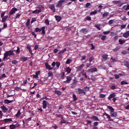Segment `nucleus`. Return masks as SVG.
Returning <instances> with one entry per match:
<instances>
[{
    "instance_id": "18",
    "label": "nucleus",
    "mask_w": 129,
    "mask_h": 129,
    "mask_svg": "<svg viewBox=\"0 0 129 129\" xmlns=\"http://www.w3.org/2000/svg\"><path fill=\"white\" fill-rule=\"evenodd\" d=\"M115 96H116L115 93L111 94L109 96V97H108V99L109 100H110V99H111V98H114Z\"/></svg>"
},
{
    "instance_id": "52",
    "label": "nucleus",
    "mask_w": 129,
    "mask_h": 129,
    "mask_svg": "<svg viewBox=\"0 0 129 129\" xmlns=\"http://www.w3.org/2000/svg\"><path fill=\"white\" fill-rule=\"evenodd\" d=\"M112 60V63H114V62H116V59H115V58H113V57H111L110 59V60Z\"/></svg>"
},
{
    "instance_id": "47",
    "label": "nucleus",
    "mask_w": 129,
    "mask_h": 129,
    "mask_svg": "<svg viewBox=\"0 0 129 129\" xmlns=\"http://www.w3.org/2000/svg\"><path fill=\"white\" fill-rule=\"evenodd\" d=\"M110 33V31H104L103 34L104 35H108Z\"/></svg>"
},
{
    "instance_id": "10",
    "label": "nucleus",
    "mask_w": 129,
    "mask_h": 129,
    "mask_svg": "<svg viewBox=\"0 0 129 129\" xmlns=\"http://www.w3.org/2000/svg\"><path fill=\"white\" fill-rule=\"evenodd\" d=\"M8 19H9V16L8 15H6V16L2 17V22L6 23V22H7V20H8Z\"/></svg>"
},
{
    "instance_id": "37",
    "label": "nucleus",
    "mask_w": 129,
    "mask_h": 129,
    "mask_svg": "<svg viewBox=\"0 0 129 129\" xmlns=\"http://www.w3.org/2000/svg\"><path fill=\"white\" fill-rule=\"evenodd\" d=\"M48 77H53V73L52 72H49L47 73Z\"/></svg>"
},
{
    "instance_id": "14",
    "label": "nucleus",
    "mask_w": 129,
    "mask_h": 129,
    "mask_svg": "<svg viewBox=\"0 0 129 129\" xmlns=\"http://www.w3.org/2000/svg\"><path fill=\"white\" fill-rule=\"evenodd\" d=\"M49 9H50V10H52V11H53V13L56 12V9H55V5H54L53 4L51 5L49 7Z\"/></svg>"
},
{
    "instance_id": "64",
    "label": "nucleus",
    "mask_w": 129,
    "mask_h": 129,
    "mask_svg": "<svg viewBox=\"0 0 129 129\" xmlns=\"http://www.w3.org/2000/svg\"><path fill=\"white\" fill-rule=\"evenodd\" d=\"M111 89H116L117 88V87L116 86H112L111 87Z\"/></svg>"
},
{
    "instance_id": "61",
    "label": "nucleus",
    "mask_w": 129,
    "mask_h": 129,
    "mask_svg": "<svg viewBox=\"0 0 129 129\" xmlns=\"http://www.w3.org/2000/svg\"><path fill=\"white\" fill-rule=\"evenodd\" d=\"M100 97L101 98H104V97H105V94H101L100 95Z\"/></svg>"
},
{
    "instance_id": "41",
    "label": "nucleus",
    "mask_w": 129,
    "mask_h": 129,
    "mask_svg": "<svg viewBox=\"0 0 129 129\" xmlns=\"http://www.w3.org/2000/svg\"><path fill=\"white\" fill-rule=\"evenodd\" d=\"M114 23V20H110L108 22V24L109 25H112V24H113Z\"/></svg>"
},
{
    "instance_id": "19",
    "label": "nucleus",
    "mask_w": 129,
    "mask_h": 129,
    "mask_svg": "<svg viewBox=\"0 0 129 129\" xmlns=\"http://www.w3.org/2000/svg\"><path fill=\"white\" fill-rule=\"evenodd\" d=\"M91 119H92L93 120L99 121V119H98V117H96V116H93L91 117Z\"/></svg>"
},
{
    "instance_id": "9",
    "label": "nucleus",
    "mask_w": 129,
    "mask_h": 129,
    "mask_svg": "<svg viewBox=\"0 0 129 129\" xmlns=\"http://www.w3.org/2000/svg\"><path fill=\"white\" fill-rule=\"evenodd\" d=\"M71 80H72V78H71V77H67V80L64 82V83H70Z\"/></svg>"
},
{
    "instance_id": "63",
    "label": "nucleus",
    "mask_w": 129,
    "mask_h": 129,
    "mask_svg": "<svg viewBox=\"0 0 129 129\" xmlns=\"http://www.w3.org/2000/svg\"><path fill=\"white\" fill-rule=\"evenodd\" d=\"M55 65H56V67H57V68L60 67V62H56L55 63Z\"/></svg>"
},
{
    "instance_id": "57",
    "label": "nucleus",
    "mask_w": 129,
    "mask_h": 129,
    "mask_svg": "<svg viewBox=\"0 0 129 129\" xmlns=\"http://www.w3.org/2000/svg\"><path fill=\"white\" fill-rule=\"evenodd\" d=\"M86 20H87V21H91V17L90 16H87L86 18Z\"/></svg>"
},
{
    "instance_id": "30",
    "label": "nucleus",
    "mask_w": 129,
    "mask_h": 129,
    "mask_svg": "<svg viewBox=\"0 0 129 129\" xmlns=\"http://www.w3.org/2000/svg\"><path fill=\"white\" fill-rule=\"evenodd\" d=\"M30 22H31V20H30V19H28L26 23V27H29V26H30Z\"/></svg>"
},
{
    "instance_id": "39",
    "label": "nucleus",
    "mask_w": 129,
    "mask_h": 129,
    "mask_svg": "<svg viewBox=\"0 0 129 129\" xmlns=\"http://www.w3.org/2000/svg\"><path fill=\"white\" fill-rule=\"evenodd\" d=\"M10 129H14L16 128V125L15 124H11L10 125Z\"/></svg>"
},
{
    "instance_id": "7",
    "label": "nucleus",
    "mask_w": 129,
    "mask_h": 129,
    "mask_svg": "<svg viewBox=\"0 0 129 129\" xmlns=\"http://www.w3.org/2000/svg\"><path fill=\"white\" fill-rule=\"evenodd\" d=\"M88 72L89 73H93L94 72H97V69L96 68H93L88 70Z\"/></svg>"
},
{
    "instance_id": "13",
    "label": "nucleus",
    "mask_w": 129,
    "mask_h": 129,
    "mask_svg": "<svg viewBox=\"0 0 129 129\" xmlns=\"http://www.w3.org/2000/svg\"><path fill=\"white\" fill-rule=\"evenodd\" d=\"M45 66L48 70H52L53 69V68L51 67V66H50L48 63H45Z\"/></svg>"
},
{
    "instance_id": "20",
    "label": "nucleus",
    "mask_w": 129,
    "mask_h": 129,
    "mask_svg": "<svg viewBox=\"0 0 129 129\" xmlns=\"http://www.w3.org/2000/svg\"><path fill=\"white\" fill-rule=\"evenodd\" d=\"M102 58H103V59H104V60L106 61V60H107V59H108V55H107L106 54H104L102 55Z\"/></svg>"
},
{
    "instance_id": "3",
    "label": "nucleus",
    "mask_w": 129,
    "mask_h": 129,
    "mask_svg": "<svg viewBox=\"0 0 129 129\" xmlns=\"http://www.w3.org/2000/svg\"><path fill=\"white\" fill-rule=\"evenodd\" d=\"M65 2V0H60L57 2V4L56 5V6L57 8H61L63 3Z\"/></svg>"
},
{
    "instance_id": "1",
    "label": "nucleus",
    "mask_w": 129,
    "mask_h": 129,
    "mask_svg": "<svg viewBox=\"0 0 129 129\" xmlns=\"http://www.w3.org/2000/svg\"><path fill=\"white\" fill-rule=\"evenodd\" d=\"M16 50H9L7 51L5 54H4V57L3 58V60H6L9 57V56H13L15 55V53L14 52H15Z\"/></svg>"
},
{
    "instance_id": "31",
    "label": "nucleus",
    "mask_w": 129,
    "mask_h": 129,
    "mask_svg": "<svg viewBox=\"0 0 129 129\" xmlns=\"http://www.w3.org/2000/svg\"><path fill=\"white\" fill-rule=\"evenodd\" d=\"M108 109H109L110 112H113L114 111V109L110 106H108Z\"/></svg>"
},
{
    "instance_id": "17",
    "label": "nucleus",
    "mask_w": 129,
    "mask_h": 129,
    "mask_svg": "<svg viewBox=\"0 0 129 129\" xmlns=\"http://www.w3.org/2000/svg\"><path fill=\"white\" fill-rule=\"evenodd\" d=\"M110 114L111 117H116V116H117V113H116V112H110Z\"/></svg>"
},
{
    "instance_id": "26",
    "label": "nucleus",
    "mask_w": 129,
    "mask_h": 129,
    "mask_svg": "<svg viewBox=\"0 0 129 129\" xmlns=\"http://www.w3.org/2000/svg\"><path fill=\"white\" fill-rule=\"evenodd\" d=\"M72 71V69H70V68L68 67L66 70V72H67L68 74L70 73Z\"/></svg>"
},
{
    "instance_id": "62",
    "label": "nucleus",
    "mask_w": 129,
    "mask_h": 129,
    "mask_svg": "<svg viewBox=\"0 0 129 129\" xmlns=\"http://www.w3.org/2000/svg\"><path fill=\"white\" fill-rule=\"evenodd\" d=\"M60 123L61 124L62 123H66V120L62 119V120L60 121Z\"/></svg>"
},
{
    "instance_id": "50",
    "label": "nucleus",
    "mask_w": 129,
    "mask_h": 129,
    "mask_svg": "<svg viewBox=\"0 0 129 129\" xmlns=\"http://www.w3.org/2000/svg\"><path fill=\"white\" fill-rule=\"evenodd\" d=\"M84 91L85 92H87V91H89V87H88L87 86H86V87H85L84 88Z\"/></svg>"
},
{
    "instance_id": "38",
    "label": "nucleus",
    "mask_w": 129,
    "mask_h": 129,
    "mask_svg": "<svg viewBox=\"0 0 129 129\" xmlns=\"http://www.w3.org/2000/svg\"><path fill=\"white\" fill-rule=\"evenodd\" d=\"M73 98L74 101H76V100H77V98L76 95L75 94H74L73 95Z\"/></svg>"
},
{
    "instance_id": "59",
    "label": "nucleus",
    "mask_w": 129,
    "mask_h": 129,
    "mask_svg": "<svg viewBox=\"0 0 129 129\" xmlns=\"http://www.w3.org/2000/svg\"><path fill=\"white\" fill-rule=\"evenodd\" d=\"M114 77L115 79H118L119 78V76L118 74H115Z\"/></svg>"
},
{
    "instance_id": "32",
    "label": "nucleus",
    "mask_w": 129,
    "mask_h": 129,
    "mask_svg": "<svg viewBox=\"0 0 129 129\" xmlns=\"http://www.w3.org/2000/svg\"><path fill=\"white\" fill-rule=\"evenodd\" d=\"M39 74H40V71H37V72L36 73V75H33V77H34V78H38V76H39Z\"/></svg>"
},
{
    "instance_id": "22",
    "label": "nucleus",
    "mask_w": 129,
    "mask_h": 129,
    "mask_svg": "<svg viewBox=\"0 0 129 129\" xmlns=\"http://www.w3.org/2000/svg\"><path fill=\"white\" fill-rule=\"evenodd\" d=\"M42 12V10L41 9L39 10H35V11H33L32 12V14H38V13H41Z\"/></svg>"
},
{
    "instance_id": "53",
    "label": "nucleus",
    "mask_w": 129,
    "mask_h": 129,
    "mask_svg": "<svg viewBox=\"0 0 129 129\" xmlns=\"http://www.w3.org/2000/svg\"><path fill=\"white\" fill-rule=\"evenodd\" d=\"M57 117L61 118V119H63V118H64L63 115L61 114L57 115Z\"/></svg>"
},
{
    "instance_id": "8",
    "label": "nucleus",
    "mask_w": 129,
    "mask_h": 129,
    "mask_svg": "<svg viewBox=\"0 0 129 129\" xmlns=\"http://www.w3.org/2000/svg\"><path fill=\"white\" fill-rule=\"evenodd\" d=\"M85 65L84 64H82L80 66H78L77 67V72H79L80 71H81V69H82Z\"/></svg>"
},
{
    "instance_id": "12",
    "label": "nucleus",
    "mask_w": 129,
    "mask_h": 129,
    "mask_svg": "<svg viewBox=\"0 0 129 129\" xmlns=\"http://www.w3.org/2000/svg\"><path fill=\"white\" fill-rule=\"evenodd\" d=\"M2 121H4L5 123H8L10 121H13V119L12 118H6L4 120H2Z\"/></svg>"
},
{
    "instance_id": "4",
    "label": "nucleus",
    "mask_w": 129,
    "mask_h": 129,
    "mask_svg": "<svg viewBox=\"0 0 129 129\" xmlns=\"http://www.w3.org/2000/svg\"><path fill=\"white\" fill-rule=\"evenodd\" d=\"M45 29H46V28L43 26L41 28H39V30H38L39 33H41V34L42 35H45V34H46V32L45 31Z\"/></svg>"
},
{
    "instance_id": "6",
    "label": "nucleus",
    "mask_w": 129,
    "mask_h": 129,
    "mask_svg": "<svg viewBox=\"0 0 129 129\" xmlns=\"http://www.w3.org/2000/svg\"><path fill=\"white\" fill-rule=\"evenodd\" d=\"M47 104H49V103L46 100H43L42 102V105L43 109L47 108Z\"/></svg>"
},
{
    "instance_id": "43",
    "label": "nucleus",
    "mask_w": 129,
    "mask_h": 129,
    "mask_svg": "<svg viewBox=\"0 0 129 129\" xmlns=\"http://www.w3.org/2000/svg\"><path fill=\"white\" fill-rule=\"evenodd\" d=\"M124 65L125 66H126V67H127V68L129 70V63L127 61H126L124 62Z\"/></svg>"
},
{
    "instance_id": "11",
    "label": "nucleus",
    "mask_w": 129,
    "mask_h": 129,
    "mask_svg": "<svg viewBox=\"0 0 129 129\" xmlns=\"http://www.w3.org/2000/svg\"><path fill=\"white\" fill-rule=\"evenodd\" d=\"M1 109H2L3 112H7L9 110V108L6 107L5 105L1 107Z\"/></svg>"
},
{
    "instance_id": "23",
    "label": "nucleus",
    "mask_w": 129,
    "mask_h": 129,
    "mask_svg": "<svg viewBox=\"0 0 129 129\" xmlns=\"http://www.w3.org/2000/svg\"><path fill=\"white\" fill-rule=\"evenodd\" d=\"M118 42L120 45H122V44H124V43H125V40L119 39Z\"/></svg>"
},
{
    "instance_id": "49",
    "label": "nucleus",
    "mask_w": 129,
    "mask_h": 129,
    "mask_svg": "<svg viewBox=\"0 0 129 129\" xmlns=\"http://www.w3.org/2000/svg\"><path fill=\"white\" fill-rule=\"evenodd\" d=\"M27 60H28V57H22L23 62H26V61H27Z\"/></svg>"
},
{
    "instance_id": "21",
    "label": "nucleus",
    "mask_w": 129,
    "mask_h": 129,
    "mask_svg": "<svg viewBox=\"0 0 129 129\" xmlns=\"http://www.w3.org/2000/svg\"><path fill=\"white\" fill-rule=\"evenodd\" d=\"M54 93L55 94H57V95H58V96H60V95H61V94H62V92L59 90H55Z\"/></svg>"
},
{
    "instance_id": "25",
    "label": "nucleus",
    "mask_w": 129,
    "mask_h": 129,
    "mask_svg": "<svg viewBox=\"0 0 129 129\" xmlns=\"http://www.w3.org/2000/svg\"><path fill=\"white\" fill-rule=\"evenodd\" d=\"M123 10H125V11L129 10V5H127V6L124 5L122 7Z\"/></svg>"
},
{
    "instance_id": "5",
    "label": "nucleus",
    "mask_w": 129,
    "mask_h": 129,
    "mask_svg": "<svg viewBox=\"0 0 129 129\" xmlns=\"http://www.w3.org/2000/svg\"><path fill=\"white\" fill-rule=\"evenodd\" d=\"M18 9L14 8L10 11L9 14L10 15H14V14H15L16 12H18Z\"/></svg>"
},
{
    "instance_id": "42",
    "label": "nucleus",
    "mask_w": 129,
    "mask_h": 129,
    "mask_svg": "<svg viewBox=\"0 0 129 129\" xmlns=\"http://www.w3.org/2000/svg\"><path fill=\"white\" fill-rule=\"evenodd\" d=\"M95 27L99 30V31H100L101 30V28H100V25L97 24L95 25Z\"/></svg>"
},
{
    "instance_id": "54",
    "label": "nucleus",
    "mask_w": 129,
    "mask_h": 129,
    "mask_svg": "<svg viewBox=\"0 0 129 129\" xmlns=\"http://www.w3.org/2000/svg\"><path fill=\"white\" fill-rule=\"evenodd\" d=\"M121 54H122L123 55H125L127 54V51H126V50H122L121 51Z\"/></svg>"
},
{
    "instance_id": "55",
    "label": "nucleus",
    "mask_w": 129,
    "mask_h": 129,
    "mask_svg": "<svg viewBox=\"0 0 129 129\" xmlns=\"http://www.w3.org/2000/svg\"><path fill=\"white\" fill-rule=\"evenodd\" d=\"M61 78H62V79H64V77H65V73L63 72L61 74Z\"/></svg>"
},
{
    "instance_id": "28",
    "label": "nucleus",
    "mask_w": 129,
    "mask_h": 129,
    "mask_svg": "<svg viewBox=\"0 0 129 129\" xmlns=\"http://www.w3.org/2000/svg\"><path fill=\"white\" fill-rule=\"evenodd\" d=\"M119 49H120V46H116V47L113 49V52H117V51H118V50H119Z\"/></svg>"
},
{
    "instance_id": "16",
    "label": "nucleus",
    "mask_w": 129,
    "mask_h": 129,
    "mask_svg": "<svg viewBox=\"0 0 129 129\" xmlns=\"http://www.w3.org/2000/svg\"><path fill=\"white\" fill-rule=\"evenodd\" d=\"M124 38H128L129 37V31H126L122 34Z\"/></svg>"
},
{
    "instance_id": "48",
    "label": "nucleus",
    "mask_w": 129,
    "mask_h": 129,
    "mask_svg": "<svg viewBox=\"0 0 129 129\" xmlns=\"http://www.w3.org/2000/svg\"><path fill=\"white\" fill-rule=\"evenodd\" d=\"M91 62L90 63H87L86 64V66L87 67V68H89V67H90V66H91Z\"/></svg>"
},
{
    "instance_id": "46",
    "label": "nucleus",
    "mask_w": 129,
    "mask_h": 129,
    "mask_svg": "<svg viewBox=\"0 0 129 129\" xmlns=\"http://www.w3.org/2000/svg\"><path fill=\"white\" fill-rule=\"evenodd\" d=\"M71 62H72V60H71V59H68L67 61H66V64H70V63H71Z\"/></svg>"
},
{
    "instance_id": "36",
    "label": "nucleus",
    "mask_w": 129,
    "mask_h": 129,
    "mask_svg": "<svg viewBox=\"0 0 129 129\" xmlns=\"http://www.w3.org/2000/svg\"><path fill=\"white\" fill-rule=\"evenodd\" d=\"M18 63H19V61H17L16 60H14L12 61V63L13 65H17V64H18Z\"/></svg>"
},
{
    "instance_id": "33",
    "label": "nucleus",
    "mask_w": 129,
    "mask_h": 129,
    "mask_svg": "<svg viewBox=\"0 0 129 129\" xmlns=\"http://www.w3.org/2000/svg\"><path fill=\"white\" fill-rule=\"evenodd\" d=\"M81 31L83 34H86V33L88 32V31H87V29L85 28L82 29Z\"/></svg>"
},
{
    "instance_id": "56",
    "label": "nucleus",
    "mask_w": 129,
    "mask_h": 129,
    "mask_svg": "<svg viewBox=\"0 0 129 129\" xmlns=\"http://www.w3.org/2000/svg\"><path fill=\"white\" fill-rule=\"evenodd\" d=\"M5 15H6V11H4L2 13H1V18H3L4 17H5Z\"/></svg>"
},
{
    "instance_id": "44",
    "label": "nucleus",
    "mask_w": 129,
    "mask_h": 129,
    "mask_svg": "<svg viewBox=\"0 0 129 129\" xmlns=\"http://www.w3.org/2000/svg\"><path fill=\"white\" fill-rule=\"evenodd\" d=\"M93 60H94V57L93 56H91L89 58V61L90 62V63H91V62H92Z\"/></svg>"
},
{
    "instance_id": "27",
    "label": "nucleus",
    "mask_w": 129,
    "mask_h": 129,
    "mask_svg": "<svg viewBox=\"0 0 129 129\" xmlns=\"http://www.w3.org/2000/svg\"><path fill=\"white\" fill-rule=\"evenodd\" d=\"M20 115H21V111L19 110L17 113L15 115V116H16L17 118H19V117H20Z\"/></svg>"
},
{
    "instance_id": "60",
    "label": "nucleus",
    "mask_w": 129,
    "mask_h": 129,
    "mask_svg": "<svg viewBox=\"0 0 129 129\" xmlns=\"http://www.w3.org/2000/svg\"><path fill=\"white\" fill-rule=\"evenodd\" d=\"M83 60H86V56H82L81 61H83Z\"/></svg>"
},
{
    "instance_id": "2",
    "label": "nucleus",
    "mask_w": 129,
    "mask_h": 129,
    "mask_svg": "<svg viewBox=\"0 0 129 129\" xmlns=\"http://www.w3.org/2000/svg\"><path fill=\"white\" fill-rule=\"evenodd\" d=\"M76 92L78 93V94H83L84 95H85V94H86V92H85V91L81 88L76 89Z\"/></svg>"
},
{
    "instance_id": "24",
    "label": "nucleus",
    "mask_w": 129,
    "mask_h": 129,
    "mask_svg": "<svg viewBox=\"0 0 129 129\" xmlns=\"http://www.w3.org/2000/svg\"><path fill=\"white\" fill-rule=\"evenodd\" d=\"M108 15H109V13H108V12H105L102 15V18H106L107 17V16H108Z\"/></svg>"
},
{
    "instance_id": "45",
    "label": "nucleus",
    "mask_w": 129,
    "mask_h": 129,
    "mask_svg": "<svg viewBox=\"0 0 129 129\" xmlns=\"http://www.w3.org/2000/svg\"><path fill=\"white\" fill-rule=\"evenodd\" d=\"M44 23L45 24H46L47 25H50V22H49V20H48V19H46L44 21Z\"/></svg>"
},
{
    "instance_id": "34",
    "label": "nucleus",
    "mask_w": 129,
    "mask_h": 129,
    "mask_svg": "<svg viewBox=\"0 0 129 129\" xmlns=\"http://www.w3.org/2000/svg\"><path fill=\"white\" fill-rule=\"evenodd\" d=\"M96 14H97V10H95L94 11L90 13L91 16H93V15H96Z\"/></svg>"
},
{
    "instance_id": "29",
    "label": "nucleus",
    "mask_w": 129,
    "mask_h": 129,
    "mask_svg": "<svg viewBox=\"0 0 129 129\" xmlns=\"http://www.w3.org/2000/svg\"><path fill=\"white\" fill-rule=\"evenodd\" d=\"M12 101L13 100H5L4 103H6V104H9V103H12Z\"/></svg>"
},
{
    "instance_id": "40",
    "label": "nucleus",
    "mask_w": 129,
    "mask_h": 129,
    "mask_svg": "<svg viewBox=\"0 0 129 129\" xmlns=\"http://www.w3.org/2000/svg\"><path fill=\"white\" fill-rule=\"evenodd\" d=\"M67 50L66 48H64L63 50H60L58 54H63V53H64V52H65Z\"/></svg>"
},
{
    "instance_id": "58",
    "label": "nucleus",
    "mask_w": 129,
    "mask_h": 129,
    "mask_svg": "<svg viewBox=\"0 0 129 129\" xmlns=\"http://www.w3.org/2000/svg\"><path fill=\"white\" fill-rule=\"evenodd\" d=\"M126 27V24L124 25H121V30H122V29H124Z\"/></svg>"
},
{
    "instance_id": "51",
    "label": "nucleus",
    "mask_w": 129,
    "mask_h": 129,
    "mask_svg": "<svg viewBox=\"0 0 129 129\" xmlns=\"http://www.w3.org/2000/svg\"><path fill=\"white\" fill-rule=\"evenodd\" d=\"M106 39V35H103L102 36V37L101 38V39L102 40V41H104Z\"/></svg>"
},
{
    "instance_id": "35",
    "label": "nucleus",
    "mask_w": 129,
    "mask_h": 129,
    "mask_svg": "<svg viewBox=\"0 0 129 129\" xmlns=\"http://www.w3.org/2000/svg\"><path fill=\"white\" fill-rule=\"evenodd\" d=\"M121 85H126L127 84H128V83H127L126 81H122L120 83Z\"/></svg>"
},
{
    "instance_id": "15",
    "label": "nucleus",
    "mask_w": 129,
    "mask_h": 129,
    "mask_svg": "<svg viewBox=\"0 0 129 129\" xmlns=\"http://www.w3.org/2000/svg\"><path fill=\"white\" fill-rule=\"evenodd\" d=\"M54 18H55V20L57 21V22H60L61 20H62V17L59 16L55 15Z\"/></svg>"
}]
</instances>
